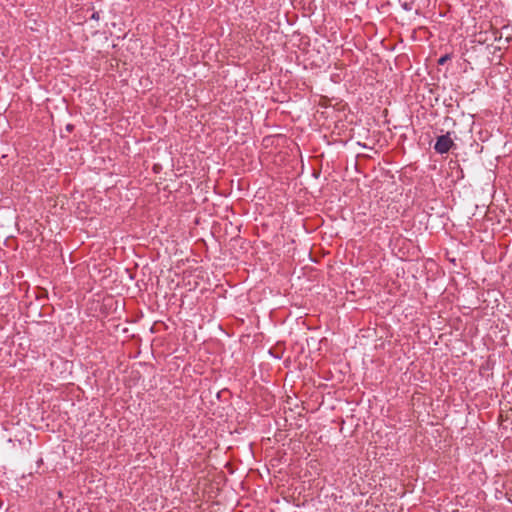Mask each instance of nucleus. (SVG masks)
Instances as JSON below:
<instances>
[{
	"mask_svg": "<svg viewBox=\"0 0 512 512\" xmlns=\"http://www.w3.org/2000/svg\"><path fill=\"white\" fill-rule=\"evenodd\" d=\"M454 146L455 144L451 138V133L447 132L446 134L437 137L434 150L439 154H446Z\"/></svg>",
	"mask_w": 512,
	"mask_h": 512,
	"instance_id": "1",
	"label": "nucleus"
},
{
	"mask_svg": "<svg viewBox=\"0 0 512 512\" xmlns=\"http://www.w3.org/2000/svg\"><path fill=\"white\" fill-rule=\"evenodd\" d=\"M402 7L406 11H410L412 9L411 4H409L407 2L402 3Z\"/></svg>",
	"mask_w": 512,
	"mask_h": 512,
	"instance_id": "2",
	"label": "nucleus"
},
{
	"mask_svg": "<svg viewBox=\"0 0 512 512\" xmlns=\"http://www.w3.org/2000/svg\"><path fill=\"white\" fill-rule=\"evenodd\" d=\"M448 58H449V56H448V55L442 56V57L439 59L438 63L442 65V64H444V63L446 62V60H447Z\"/></svg>",
	"mask_w": 512,
	"mask_h": 512,
	"instance_id": "3",
	"label": "nucleus"
}]
</instances>
